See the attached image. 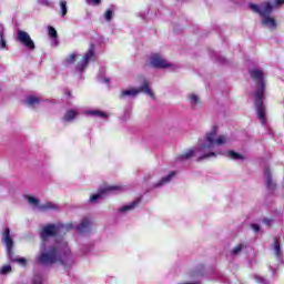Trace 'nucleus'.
Here are the masks:
<instances>
[{
	"mask_svg": "<svg viewBox=\"0 0 284 284\" xmlns=\"http://www.w3.org/2000/svg\"><path fill=\"white\" fill-rule=\"evenodd\" d=\"M10 272H12V266L10 265H3L0 268V274H10Z\"/></svg>",
	"mask_w": 284,
	"mask_h": 284,
	"instance_id": "obj_28",
	"label": "nucleus"
},
{
	"mask_svg": "<svg viewBox=\"0 0 284 284\" xmlns=\"http://www.w3.org/2000/svg\"><path fill=\"white\" fill-rule=\"evenodd\" d=\"M255 280H256V282L257 283H260V284H270V281H267V280H265L264 277H262V276H255Z\"/></svg>",
	"mask_w": 284,
	"mask_h": 284,
	"instance_id": "obj_31",
	"label": "nucleus"
},
{
	"mask_svg": "<svg viewBox=\"0 0 284 284\" xmlns=\"http://www.w3.org/2000/svg\"><path fill=\"white\" fill-rule=\"evenodd\" d=\"M125 116H126V118L130 116V111L125 112Z\"/></svg>",
	"mask_w": 284,
	"mask_h": 284,
	"instance_id": "obj_42",
	"label": "nucleus"
},
{
	"mask_svg": "<svg viewBox=\"0 0 284 284\" xmlns=\"http://www.w3.org/2000/svg\"><path fill=\"white\" fill-rule=\"evenodd\" d=\"M251 229L255 232H260L261 227L258 226V224H251Z\"/></svg>",
	"mask_w": 284,
	"mask_h": 284,
	"instance_id": "obj_38",
	"label": "nucleus"
},
{
	"mask_svg": "<svg viewBox=\"0 0 284 284\" xmlns=\"http://www.w3.org/2000/svg\"><path fill=\"white\" fill-rule=\"evenodd\" d=\"M263 223H264L265 225H267V227H270V225H272V220H270V219H264Z\"/></svg>",
	"mask_w": 284,
	"mask_h": 284,
	"instance_id": "obj_39",
	"label": "nucleus"
},
{
	"mask_svg": "<svg viewBox=\"0 0 284 284\" xmlns=\"http://www.w3.org/2000/svg\"><path fill=\"white\" fill-rule=\"evenodd\" d=\"M2 241L6 244L7 247V254L10 258L12 256V247L14 245V242L12 241V236H10V229H6L2 233Z\"/></svg>",
	"mask_w": 284,
	"mask_h": 284,
	"instance_id": "obj_13",
	"label": "nucleus"
},
{
	"mask_svg": "<svg viewBox=\"0 0 284 284\" xmlns=\"http://www.w3.org/2000/svg\"><path fill=\"white\" fill-rule=\"evenodd\" d=\"M87 115L95 116L98 119H103L104 121H108V119H110V114L105 113L104 111L97 110V109L88 110Z\"/></svg>",
	"mask_w": 284,
	"mask_h": 284,
	"instance_id": "obj_14",
	"label": "nucleus"
},
{
	"mask_svg": "<svg viewBox=\"0 0 284 284\" xmlns=\"http://www.w3.org/2000/svg\"><path fill=\"white\" fill-rule=\"evenodd\" d=\"M88 6H100L101 0H87Z\"/></svg>",
	"mask_w": 284,
	"mask_h": 284,
	"instance_id": "obj_32",
	"label": "nucleus"
},
{
	"mask_svg": "<svg viewBox=\"0 0 284 284\" xmlns=\"http://www.w3.org/2000/svg\"><path fill=\"white\" fill-rule=\"evenodd\" d=\"M149 63L152 68H156L158 70H175L176 65L174 63L168 61L163 54L153 53L150 59Z\"/></svg>",
	"mask_w": 284,
	"mask_h": 284,
	"instance_id": "obj_7",
	"label": "nucleus"
},
{
	"mask_svg": "<svg viewBox=\"0 0 284 284\" xmlns=\"http://www.w3.org/2000/svg\"><path fill=\"white\" fill-rule=\"evenodd\" d=\"M49 37H51V39H57V29H54L53 27H49Z\"/></svg>",
	"mask_w": 284,
	"mask_h": 284,
	"instance_id": "obj_29",
	"label": "nucleus"
},
{
	"mask_svg": "<svg viewBox=\"0 0 284 284\" xmlns=\"http://www.w3.org/2000/svg\"><path fill=\"white\" fill-rule=\"evenodd\" d=\"M264 176H265L266 187L268 190H274V182H272V174L270 173V169H266L264 171Z\"/></svg>",
	"mask_w": 284,
	"mask_h": 284,
	"instance_id": "obj_21",
	"label": "nucleus"
},
{
	"mask_svg": "<svg viewBox=\"0 0 284 284\" xmlns=\"http://www.w3.org/2000/svg\"><path fill=\"white\" fill-rule=\"evenodd\" d=\"M176 176V172H170L166 176L162 178L158 183L153 185V187H163V185H168Z\"/></svg>",
	"mask_w": 284,
	"mask_h": 284,
	"instance_id": "obj_16",
	"label": "nucleus"
},
{
	"mask_svg": "<svg viewBox=\"0 0 284 284\" xmlns=\"http://www.w3.org/2000/svg\"><path fill=\"white\" fill-rule=\"evenodd\" d=\"M250 74L253 81L256 83L254 98L257 118L260 119L262 125H265V105L263 104V99H265V72H263L261 69H251Z\"/></svg>",
	"mask_w": 284,
	"mask_h": 284,
	"instance_id": "obj_4",
	"label": "nucleus"
},
{
	"mask_svg": "<svg viewBox=\"0 0 284 284\" xmlns=\"http://www.w3.org/2000/svg\"><path fill=\"white\" fill-rule=\"evenodd\" d=\"M38 3H40V6L50 7V0H38Z\"/></svg>",
	"mask_w": 284,
	"mask_h": 284,
	"instance_id": "obj_34",
	"label": "nucleus"
},
{
	"mask_svg": "<svg viewBox=\"0 0 284 284\" xmlns=\"http://www.w3.org/2000/svg\"><path fill=\"white\" fill-rule=\"evenodd\" d=\"M74 224H62L60 222L49 223L42 226L40 231L41 244L40 251L36 255V262L39 265H61L64 270L74 267L77 257L72 253V248L63 237L60 241H55L54 244H50V239L65 234V232L72 230Z\"/></svg>",
	"mask_w": 284,
	"mask_h": 284,
	"instance_id": "obj_1",
	"label": "nucleus"
},
{
	"mask_svg": "<svg viewBox=\"0 0 284 284\" xmlns=\"http://www.w3.org/2000/svg\"><path fill=\"white\" fill-rule=\"evenodd\" d=\"M88 252H90V246H84L82 248V254H88Z\"/></svg>",
	"mask_w": 284,
	"mask_h": 284,
	"instance_id": "obj_40",
	"label": "nucleus"
},
{
	"mask_svg": "<svg viewBox=\"0 0 284 284\" xmlns=\"http://www.w3.org/2000/svg\"><path fill=\"white\" fill-rule=\"evenodd\" d=\"M273 250L278 263H283V251L281 250V244L276 240Z\"/></svg>",
	"mask_w": 284,
	"mask_h": 284,
	"instance_id": "obj_20",
	"label": "nucleus"
},
{
	"mask_svg": "<svg viewBox=\"0 0 284 284\" xmlns=\"http://www.w3.org/2000/svg\"><path fill=\"white\" fill-rule=\"evenodd\" d=\"M138 17H140V19H143L144 21H149V19H152V16H150V8L141 10L138 13Z\"/></svg>",
	"mask_w": 284,
	"mask_h": 284,
	"instance_id": "obj_23",
	"label": "nucleus"
},
{
	"mask_svg": "<svg viewBox=\"0 0 284 284\" xmlns=\"http://www.w3.org/2000/svg\"><path fill=\"white\" fill-rule=\"evenodd\" d=\"M28 204L36 212H50L59 210V205L53 202H45L41 203V200L33 195H24Z\"/></svg>",
	"mask_w": 284,
	"mask_h": 284,
	"instance_id": "obj_5",
	"label": "nucleus"
},
{
	"mask_svg": "<svg viewBox=\"0 0 284 284\" xmlns=\"http://www.w3.org/2000/svg\"><path fill=\"white\" fill-rule=\"evenodd\" d=\"M123 186L121 185H110L104 187L103 190L99 191L98 193L92 194L89 197V203H99V201H101V199H103V194H108V192H122Z\"/></svg>",
	"mask_w": 284,
	"mask_h": 284,
	"instance_id": "obj_8",
	"label": "nucleus"
},
{
	"mask_svg": "<svg viewBox=\"0 0 284 284\" xmlns=\"http://www.w3.org/2000/svg\"><path fill=\"white\" fill-rule=\"evenodd\" d=\"M243 247H245V245H243V244H239L237 246H235L232 250L233 256H236V255L241 254V252H243Z\"/></svg>",
	"mask_w": 284,
	"mask_h": 284,
	"instance_id": "obj_27",
	"label": "nucleus"
},
{
	"mask_svg": "<svg viewBox=\"0 0 284 284\" xmlns=\"http://www.w3.org/2000/svg\"><path fill=\"white\" fill-rule=\"evenodd\" d=\"M70 224L73 225L71 230H77L80 234H88L92 230V220L90 217H84L80 224L74 222L67 223V225Z\"/></svg>",
	"mask_w": 284,
	"mask_h": 284,
	"instance_id": "obj_10",
	"label": "nucleus"
},
{
	"mask_svg": "<svg viewBox=\"0 0 284 284\" xmlns=\"http://www.w3.org/2000/svg\"><path fill=\"white\" fill-rule=\"evenodd\" d=\"M79 116V110L78 109H70L65 112L63 116V121L67 123H72Z\"/></svg>",
	"mask_w": 284,
	"mask_h": 284,
	"instance_id": "obj_15",
	"label": "nucleus"
},
{
	"mask_svg": "<svg viewBox=\"0 0 284 284\" xmlns=\"http://www.w3.org/2000/svg\"><path fill=\"white\" fill-rule=\"evenodd\" d=\"M6 27L0 24V50H8V41L6 40Z\"/></svg>",
	"mask_w": 284,
	"mask_h": 284,
	"instance_id": "obj_17",
	"label": "nucleus"
},
{
	"mask_svg": "<svg viewBox=\"0 0 284 284\" xmlns=\"http://www.w3.org/2000/svg\"><path fill=\"white\" fill-rule=\"evenodd\" d=\"M94 59V44H91L88 52L84 54L81 62H79L75 67V72H79L80 74L85 71V68H88V63Z\"/></svg>",
	"mask_w": 284,
	"mask_h": 284,
	"instance_id": "obj_9",
	"label": "nucleus"
},
{
	"mask_svg": "<svg viewBox=\"0 0 284 284\" xmlns=\"http://www.w3.org/2000/svg\"><path fill=\"white\" fill-rule=\"evenodd\" d=\"M201 283V280H199V275H196V278L191 281V282H182V283H179V284H200Z\"/></svg>",
	"mask_w": 284,
	"mask_h": 284,
	"instance_id": "obj_33",
	"label": "nucleus"
},
{
	"mask_svg": "<svg viewBox=\"0 0 284 284\" xmlns=\"http://www.w3.org/2000/svg\"><path fill=\"white\" fill-rule=\"evenodd\" d=\"M44 281H45V277L41 274H36L33 276V284H43Z\"/></svg>",
	"mask_w": 284,
	"mask_h": 284,
	"instance_id": "obj_26",
	"label": "nucleus"
},
{
	"mask_svg": "<svg viewBox=\"0 0 284 284\" xmlns=\"http://www.w3.org/2000/svg\"><path fill=\"white\" fill-rule=\"evenodd\" d=\"M102 81H103V83H110V79H108V78L102 79Z\"/></svg>",
	"mask_w": 284,
	"mask_h": 284,
	"instance_id": "obj_41",
	"label": "nucleus"
},
{
	"mask_svg": "<svg viewBox=\"0 0 284 284\" xmlns=\"http://www.w3.org/2000/svg\"><path fill=\"white\" fill-rule=\"evenodd\" d=\"M59 6L61 17H65V14H68V2L65 0H61Z\"/></svg>",
	"mask_w": 284,
	"mask_h": 284,
	"instance_id": "obj_24",
	"label": "nucleus"
},
{
	"mask_svg": "<svg viewBox=\"0 0 284 284\" xmlns=\"http://www.w3.org/2000/svg\"><path fill=\"white\" fill-rule=\"evenodd\" d=\"M77 59H79V54L77 52H72L65 57L63 63L64 65H72L77 61Z\"/></svg>",
	"mask_w": 284,
	"mask_h": 284,
	"instance_id": "obj_22",
	"label": "nucleus"
},
{
	"mask_svg": "<svg viewBox=\"0 0 284 284\" xmlns=\"http://www.w3.org/2000/svg\"><path fill=\"white\" fill-rule=\"evenodd\" d=\"M284 0H271L258 4L250 3L248 8L252 12L260 14L261 23L263 28H267L268 30H276L278 23L276 19L272 17V12H274L275 8L278 6H283Z\"/></svg>",
	"mask_w": 284,
	"mask_h": 284,
	"instance_id": "obj_3",
	"label": "nucleus"
},
{
	"mask_svg": "<svg viewBox=\"0 0 284 284\" xmlns=\"http://www.w3.org/2000/svg\"><path fill=\"white\" fill-rule=\"evenodd\" d=\"M113 17H114V7H111L105 10L104 19H105V21H108V23H110V21H112Z\"/></svg>",
	"mask_w": 284,
	"mask_h": 284,
	"instance_id": "obj_25",
	"label": "nucleus"
},
{
	"mask_svg": "<svg viewBox=\"0 0 284 284\" xmlns=\"http://www.w3.org/2000/svg\"><path fill=\"white\" fill-rule=\"evenodd\" d=\"M141 92H144L148 97L151 99H154V92L152 89H150V83L144 80L140 88H130L124 89L121 92V99H125V97H138V94H141Z\"/></svg>",
	"mask_w": 284,
	"mask_h": 284,
	"instance_id": "obj_6",
	"label": "nucleus"
},
{
	"mask_svg": "<svg viewBox=\"0 0 284 284\" xmlns=\"http://www.w3.org/2000/svg\"><path fill=\"white\" fill-rule=\"evenodd\" d=\"M51 45L57 48V45H59V39L58 38H52Z\"/></svg>",
	"mask_w": 284,
	"mask_h": 284,
	"instance_id": "obj_36",
	"label": "nucleus"
},
{
	"mask_svg": "<svg viewBox=\"0 0 284 284\" xmlns=\"http://www.w3.org/2000/svg\"><path fill=\"white\" fill-rule=\"evenodd\" d=\"M39 103H41V99L39 97H36V95H29L26 99V104L29 108H37V105H39Z\"/></svg>",
	"mask_w": 284,
	"mask_h": 284,
	"instance_id": "obj_18",
	"label": "nucleus"
},
{
	"mask_svg": "<svg viewBox=\"0 0 284 284\" xmlns=\"http://www.w3.org/2000/svg\"><path fill=\"white\" fill-rule=\"evenodd\" d=\"M139 205V201L131 202L130 204H125L119 209L120 214H128V212H132L134 207Z\"/></svg>",
	"mask_w": 284,
	"mask_h": 284,
	"instance_id": "obj_19",
	"label": "nucleus"
},
{
	"mask_svg": "<svg viewBox=\"0 0 284 284\" xmlns=\"http://www.w3.org/2000/svg\"><path fill=\"white\" fill-rule=\"evenodd\" d=\"M215 57L220 63H225V58L219 55V53H215Z\"/></svg>",
	"mask_w": 284,
	"mask_h": 284,
	"instance_id": "obj_37",
	"label": "nucleus"
},
{
	"mask_svg": "<svg viewBox=\"0 0 284 284\" xmlns=\"http://www.w3.org/2000/svg\"><path fill=\"white\" fill-rule=\"evenodd\" d=\"M13 261H16V263H19V265H22V267H26V265H28V260H26V257L16 258Z\"/></svg>",
	"mask_w": 284,
	"mask_h": 284,
	"instance_id": "obj_30",
	"label": "nucleus"
},
{
	"mask_svg": "<svg viewBox=\"0 0 284 284\" xmlns=\"http://www.w3.org/2000/svg\"><path fill=\"white\" fill-rule=\"evenodd\" d=\"M186 101L192 110H201L203 108V101H201V97L196 93H189Z\"/></svg>",
	"mask_w": 284,
	"mask_h": 284,
	"instance_id": "obj_12",
	"label": "nucleus"
},
{
	"mask_svg": "<svg viewBox=\"0 0 284 284\" xmlns=\"http://www.w3.org/2000/svg\"><path fill=\"white\" fill-rule=\"evenodd\" d=\"M230 141H232L230 136L225 134L219 135V126L214 125L211 132H207L204 139L199 141L196 146L184 151L176 158V161H187L192 156H196L199 161H203L205 159H216L220 154H224L232 161H243L245 156L235 151L221 152L220 146L227 145Z\"/></svg>",
	"mask_w": 284,
	"mask_h": 284,
	"instance_id": "obj_2",
	"label": "nucleus"
},
{
	"mask_svg": "<svg viewBox=\"0 0 284 284\" xmlns=\"http://www.w3.org/2000/svg\"><path fill=\"white\" fill-rule=\"evenodd\" d=\"M18 41L27 48V50H34V40L30 37V34L23 30H18Z\"/></svg>",
	"mask_w": 284,
	"mask_h": 284,
	"instance_id": "obj_11",
	"label": "nucleus"
},
{
	"mask_svg": "<svg viewBox=\"0 0 284 284\" xmlns=\"http://www.w3.org/2000/svg\"><path fill=\"white\" fill-rule=\"evenodd\" d=\"M64 97H65V99H72V91L65 90L64 91Z\"/></svg>",
	"mask_w": 284,
	"mask_h": 284,
	"instance_id": "obj_35",
	"label": "nucleus"
}]
</instances>
